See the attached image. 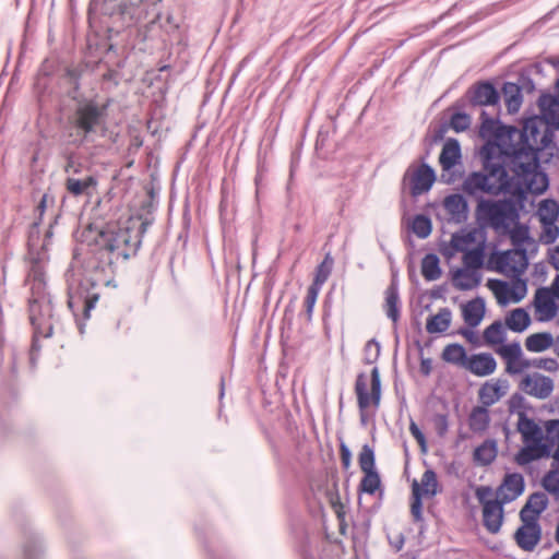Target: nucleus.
<instances>
[{
  "instance_id": "1",
  "label": "nucleus",
  "mask_w": 559,
  "mask_h": 559,
  "mask_svg": "<svg viewBox=\"0 0 559 559\" xmlns=\"http://www.w3.org/2000/svg\"><path fill=\"white\" fill-rule=\"evenodd\" d=\"M479 134L499 146L511 171H516L532 185L540 188L543 193L547 188V178L538 171L537 152L545 148L550 139L548 126L537 116L524 121L520 131L514 127L500 124L498 121L485 118Z\"/></svg>"
},
{
  "instance_id": "2",
  "label": "nucleus",
  "mask_w": 559,
  "mask_h": 559,
  "mask_svg": "<svg viewBox=\"0 0 559 559\" xmlns=\"http://www.w3.org/2000/svg\"><path fill=\"white\" fill-rule=\"evenodd\" d=\"M484 168L487 174L474 171L462 183V190L468 195L492 194L507 192L523 195L526 192L540 193V188L532 185L523 175L511 171L504 160V155L490 140L481 148Z\"/></svg>"
},
{
  "instance_id": "3",
  "label": "nucleus",
  "mask_w": 559,
  "mask_h": 559,
  "mask_svg": "<svg viewBox=\"0 0 559 559\" xmlns=\"http://www.w3.org/2000/svg\"><path fill=\"white\" fill-rule=\"evenodd\" d=\"M144 231V223L130 218L123 226L108 225L100 231L97 243L116 259H128L136 252Z\"/></svg>"
},
{
  "instance_id": "4",
  "label": "nucleus",
  "mask_w": 559,
  "mask_h": 559,
  "mask_svg": "<svg viewBox=\"0 0 559 559\" xmlns=\"http://www.w3.org/2000/svg\"><path fill=\"white\" fill-rule=\"evenodd\" d=\"M516 428L524 444L515 455V462L519 465H527L533 461L549 457V445L546 443L545 429L534 419L527 417L524 412L518 414Z\"/></svg>"
},
{
  "instance_id": "5",
  "label": "nucleus",
  "mask_w": 559,
  "mask_h": 559,
  "mask_svg": "<svg viewBox=\"0 0 559 559\" xmlns=\"http://www.w3.org/2000/svg\"><path fill=\"white\" fill-rule=\"evenodd\" d=\"M476 218L499 231H507L518 218L514 206L506 200H480L476 206Z\"/></svg>"
},
{
  "instance_id": "6",
  "label": "nucleus",
  "mask_w": 559,
  "mask_h": 559,
  "mask_svg": "<svg viewBox=\"0 0 559 559\" xmlns=\"http://www.w3.org/2000/svg\"><path fill=\"white\" fill-rule=\"evenodd\" d=\"M490 267L509 277H520L528 265L526 248L498 251L489 258Z\"/></svg>"
},
{
  "instance_id": "7",
  "label": "nucleus",
  "mask_w": 559,
  "mask_h": 559,
  "mask_svg": "<svg viewBox=\"0 0 559 559\" xmlns=\"http://www.w3.org/2000/svg\"><path fill=\"white\" fill-rule=\"evenodd\" d=\"M358 407L361 420L365 419V412L368 407L378 408L381 400V381L377 367L371 370L370 381L365 374H359L355 383Z\"/></svg>"
},
{
  "instance_id": "8",
  "label": "nucleus",
  "mask_w": 559,
  "mask_h": 559,
  "mask_svg": "<svg viewBox=\"0 0 559 559\" xmlns=\"http://www.w3.org/2000/svg\"><path fill=\"white\" fill-rule=\"evenodd\" d=\"M107 105H98L94 100L80 104L72 116L73 127L87 135L96 130L105 120Z\"/></svg>"
},
{
  "instance_id": "9",
  "label": "nucleus",
  "mask_w": 559,
  "mask_h": 559,
  "mask_svg": "<svg viewBox=\"0 0 559 559\" xmlns=\"http://www.w3.org/2000/svg\"><path fill=\"white\" fill-rule=\"evenodd\" d=\"M511 282L488 280L487 287L491 290L500 306L520 302L527 294L526 282L520 277H512Z\"/></svg>"
},
{
  "instance_id": "10",
  "label": "nucleus",
  "mask_w": 559,
  "mask_h": 559,
  "mask_svg": "<svg viewBox=\"0 0 559 559\" xmlns=\"http://www.w3.org/2000/svg\"><path fill=\"white\" fill-rule=\"evenodd\" d=\"M506 364V372L514 376L532 367V360L525 358L520 343L514 342L495 348Z\"/></svg>"
},
{
  "instance_id": "11",
  "label": "nucleus",
  "mask_w": 559,
  "mask_h": 559,
  "mask_svg": "<svg viewBox=\"0 0 559 559\" xmlns=\"http://www.w3.org/2000/svg\"><path fill=\"white\" fill-rule=\"evenodd\" d=\"M483 243H485V239L480 237L477 230L462 229L452 235L449 245L443 248L442 253L448 258H452L459 252L464 254Z\"/></svg>"
},
{
  "instance_id": "12",
  "label": "nucleus",
  "mask_w": 559,
  "mask_h": 559,
  "mask_svg": "<svg viewBox=\"0 0 559 559\" xmlns=\"http://www.w3.org/2000/svg\"><path fill=\"white\" fill-rule=\"evenodd\" d=\"M555 297L548 287H540L535 292L532 305L537 321L549 322L555 319L558 306Z\"/></svg>"
},
{
  "instance_id": "13",
  "label": "nucleus",
  "mask_w": 559,
  "mask_h": 559,
  "mask_svg": "<svg viewBox=\"0 0 559 559\" xmlns=\"http://www.w3.org/2000/svg\"><path fill=\"white\" fill-rule=\"evenodd\" d=\"M404 180L409 182L412 195L417 197L430 190L436 180V174L431 167L424 164L408 170Z\"/></svg>"
},
{
  "instance_id": "14",
  "label": "nucleus",
  "mask_w": 559,
  "mask_h": 559,
  "mask_svg": "<svg viewBox=\"0 0 559 559\" xmlns=\"http://www.w3.org/2000/svg\"><path fill=\"white\" fill-rule=\"evenodd\" d=\"M521 388L528 395L545 400L551 395L555 384L551 378L535 372L522 379Z\"/></svg>"
},
{
  "instance_id": "15",
  "label": "nucleus",
  "mask_w": 559,
  "mask_h": 559,
  "mask_svg": "<svg viewBox=\"0 0 559 559\" xmlns=\"http://www.w3.org/2000/svg\"><path fill=\"white\" fill-rule=\"evenodd\" d=\"M27 284L29 285V289L32 292V297L28 300V312L29 321L34 326V336L47 337L50 335V332H44L41 330V323L39 322L38 318L39 300L45 295L46 281L27 282Z\"/></svg>"
},
{
  "instance_id": "16",
  "label": "nucleus",
  "mask_w": 559,
  "mask_h": 559,
  "mask_svg": "<svg viewBox=\"0 0 559 559\" xmlns=\"http://www.w3.org/2000/svg\"><path fill=\"white\" fill-rule=\"evenodd\" d=\"M510 384L506 379H491L486 381L478 391V399L483 406L489 407L507 395Z\"/></svg>"
},
{
  "instance_id": "17",
  "label": "nucleus",
  "mask_w": 559,
  "mask_h": 559,
  "mask_svg": "<svg viewBox=\"0 0 559 559\" xmlns=\"http://www.w3.org/2000/svg\"><path fill=\"white\" fill-rule=\"evenodd\" d=\"M523 525L518 528L514 538L520 548L531 551L540 539V527L536 521H522Z\"/></svg>"
},
{
  "instance_id": "18",
  "label": "nucleus",
  "mask_w": 559,
  "mask_h": 559,
  "mask_svg": "<svg viewBox=\"0 0 559 559\" xmlns=\"http://www.w3.org/2000/svg\"><path fill=\"white\" fill-rule=\"evenodd\" d=\"M465 369L477 377H486L495 372L497 362L491 354L480 353L468 357Z\"/></svg>"
},
{
  "instance_id": "19",
  "label": "nucleus",
  "mask_w": 559,
  "mask_h": 559,
  "mask_svg": "<svg viewBox=\"0 0 559 559\" xmlns=\"http://www.w3.org/2000/svg\"><path fill=\"white\" fill-rule=\"evenodd\" d=\"M540 109V119L544 123L555 129H559V100L549 94L542 95L538 100Z\"/></svg>"
},
{
  "instance_id": "20",
  "label": "nucleus",
  "mask_w": 559,
  "mask_h": 559,
  "mask_svg": "<svg viewBox=\"0 0 559 559\" xmlns=\"http://www.w3.org/2000/svg\"><path fill=\"white\" fill-rule=\"evenodd\" d=\"M524 490V479L520 474L507 475L498 489V497L504 503L516 499Z\"/></svg>"
},
{
  "instance_id": "21",
  "label": "nucleus",
  "mask_w": 559,
  "mask_h": 559,
  "mask_svg": "<svg viewBox=\"0 0 559 559\" xmlns=\"http://www.w3.org/2000/svg\"><path fill=\"white\" fill-rule=\"evenodd\" d=\"M503 503L500 500L495 503H486L483 508V523L491 534H497L503 523Z\"/></svg>"
},
{
  "instance_id": "22",
  "label": "nucleus",
  "mask_w": 559,
  "mask_h": 559,
  "mask_svg": "<svg viewBox=\"0 0 559 559\" xmlns=\"http://www.w3.org/2000/svg\"><path fill=\"white\" fill-rule=\"evenodd\" d=\"M481 281V273L477 270L459 267L452 274V284L459 290H471L476 288Z\"/></svg>"
},
{
  "instance_id": "23",
  "label": "nucleus",
  "mask_w": 559,
  "mask_h": 559,
  "mask_svg": "<svg viewBox=\"0 0 559 559\" xmlns=\"http://www.w3.org/2000/svg\"><path fill=\"white\" fill-rule=\"evenodd\" d=\"M548 498L544 492H535L530 496L525 506L520 512L522 521H536L540 513L546 509Z\"/></svg>"
},
{
  "instance_id": "24",
  "label": "nucleus",
  "mask_w": 559,
  "mask_h": 559,
  "mask_svg": "<svg viewBox=\"0 0 559 559\" xmlns=\"http://www.w3.org/2000/svg\"><path fill=\"white\" fill-rule=\"evenodd\" d=\"M461 146L457 140L448 139L442 147L439 156V163L442 170L447 171L452 169L461 160Z\"/></svg>"
},
{
  "instance_id": "25",
  "label": "nucleus",
  "mask_w": 559,
  "mask_h": 559,
  "mask_svg": "<svg viewBox=\"0 0 559 559\" xmlns=\"http://www.w3.org/2000/svg\"><path fill=\"white\" fill-rule=\"evenodd\" d=\"M443 206L452 221L462 223L467 218V202L461 194L448 195Z\"/></svg>"
},
{
  "instance_id": "26",
  "label": "nucleus",
  "mask_w": 559,
  "mask_h": 559,
  "mask_svg": "<svg viewBox=\"0 0 559 559\" xmlns=\"http://www.w3.org/2000/svg\"><path fill=\"white\" fill-rule=\"evenodd\" d=\"M471 102L475 105H495L499 95L490 83H480L469 91Z\"/></svg>"
},
{
  "instance_id": "27",
  "label": "nucleus",
  "mask_w": 559,
  "mask_h": 559,
  "mask_svg": "<svg viewBox=\"0 0 559 559\" xmlns=\"http://www.w3.org/2000/svg\"><path fill=\"white\" fill-rule=\"evenodd\" d=\"M462 312L465 323L475 328L484 318L485 302L480 298L473 299L463 306Z\"/></svg>"
},
{
  "instance_id": "28",
  "label": "nucleus",
  "mask_w": 559,
  "mask_h": 559,
  "mask_svg": "<svg viewBox=\"0 0 559 559\" xmlns=\"http://www.w3.org/2000/svg\"><path fill=\"white\" fill-rule=\"evenodd\" d=\"M417 489L419 496L425 498H432L438 492V479L432 469H427L421 476L420 483L413 481L412 490Z\"/></svg>"
},
{
  "instance_id": "29",
  "label": "nucleus",
  "mask_w": 559,
  "mask_h": 559,
  "mask_svg": "<svg viewBox=\"0 0 559 559\" xmlns=\"http://www.w3.org/2000/svg\"><path fill=\"white\" fill-rule=\"evenodd\" d=\"M506 326L516 333L525 331L531 324V317L523 308L513 309L506 317Z\"/></svg>"
},
{
  "instance_id": "30",
  "label": "nucleus",
  "mask_w": 559,
  "mask_h": 559,
  "mask_svg": "<svg viewBox=\"0 0 559 559\" xmlns=\"http://www.w3.org/2000/svg\"><path fill=\"white\" fill-rule=\"evenodd\" d=\"M490 424L489 411L485 406H476L472 409L468 417L469 429L475 433H483Z\"/></svg>"
},
{
  "instance_id": "31",
  "label": "nucleus",
  "mask_w": 559,
  "mask_h": 559,
  "mask_svg": "<svg viewBox=\"0 0 559 559\" xmlns=\"http://www.w3.org/2000/svg\"><path fill=\"white\" fill-rule=\"evenodd\" d=\"M554 345V336L549 332H539L528 335L525 340V347L532 353H542Z\"/></svg>"
},
{
  "instance_id": "32",
  "label": "nucleus",
  "mask_w": 559,
  "mask_h": 559,
  "mask_svg": "<svg viewBox=\"0 0 559 559\" xmlns=\"http://www.w3.org/2000/svg\"><path fill=\"white\" fill-rule=\"evenodd\" d=\"M451 324V311L442 308L438 313L429 317L426 322V330L430 334L442 333L449 329Z\"/></svg>"
},
{
  "instance_id": "33",
  "label": "nucleus",
  "mask_w": 559,
  "mask_h": 559,
  "mask_svg": "<svg viewBox=\"0 0 559 559\" xmlns=\"http://www.w3.org/2000/svg\"><path fill=\"white\" fill-rule=\"evenodd\" d=\"M99 299V294L96 292L87 293L84 297L82 296H70L68 300L69 308L75 313V308L82 304L83 316L85 319L90 318V312L94 309L95 305Z\"/></svg>"
},
{
  "instance_id": "34",
  "label": "nucleus",
  "mask_w": 559,
  "mask_h": 559,
  "mask_svg": "<svg viewBox=\"0 0 559 559\" xmlns=\"http://www.w3.org/2000/svg\"><path fill=\"white\" fill-rule=\"evenodd\" d=\"M465 348L460 344H450L444 347L442 352V359L449 364L462 367L465 369L466 361L468 360Z\"/></svg>"
},
{
  "instance_id": "35",
  "label": "nucleus",
  "mask_w": 559,
  "mask_h": 559,
  "mask_svg": "<svg viewBox=\"0 0 559 559\" xmlns=\"http://www.w3.org/2000/svg\"><path fill=\"white\" fill-rule=\"evenodd\" d=\"M96 185L97 180L93 176H87L84 179L68 178L66 181V189L70 194L79 197L82 194H90L88 189L95 188Z\"/></svg>"
},
{
  "instance_id": "36",
  "label": "nucleus",
  "mask_w": 559,
  "mask_h": 559,
  "mask_svg": "<svg viewBox=\"0 0 559 559\" xmlns=\"http://www.w3.org/2000/svg\"><path fill=\"white\" fill-rule=\"evenodd\" d=\"M504 103L510 114L516 112L522 105V93L514 83H506L502 88Z\"/></svg>"
},
{
  "instance_id": "37",
  "label": "nucleus",
  "mask_w": 559,
  "mask_h": 559,
  "mask_svg": "<svg viewBox=\"0 0 559 559\" xmlns=\"http://www.w3.org/2000/svg\"><path fill=\"white\" fill-rule=\"evenodd\" d=\"M497 456V444L493 440H486L474 451V460L480 465L490 464Z\"/></svg>"
},
{
  "instance_id": "38",
  "label": "nucleus",
  "mask_w": 559,
  "mask_h": 559,
  "mask_svg": "<svg viewBox=\"0 0 559 559\" xmlns=\"http://www.w3.org/2000/svg\"><path fill=\"white\" fill-rule=\"evenodd\" d=\"M421 274L426 281H436L441 276L439 258L429 253L421 261Z\"/></svg>"
},
{
  "instance_id": "39",
  "label": "nucleus",
  "mask_w": 559,
  "mask_h": 559,
  "mask_svg": "<svg viewBox=\"0 0 559 559\" xmlns=\"http://www.w3.org/2000/svg\"><path fill=\"white\" fill-rule=\"evenodd\" d=\"M552 468L543 478V486L547 491H559V445L552 454Z\"/></svg>"
},
{
  "instance_id": "40",
  "label": "nucleus",
  "mask_w": 559,
  "mask_h": 559,
  "mask_svg": "<svg viewBox=\"0 0 559 559\" xmlns=\"http://www.w3.org/2000/svg\"><path fill=\"white\" fill-rule=\"evenodd\" d=\"M484 340L489 346L498 345L499 347L504 345L503 342L506 340V331L503 324L499 321H496L486 328L484 331Z\"/></svg>"
},
{
  "instance_id": "41",
  "label": "nucleus",
  "mask_w": 559,
  "mask_h": 559,
  "mask_svg": "<svg viewBox=\"0 0 559 559\" xmlns=\"http://www.w3.org/2000/svg\"><path fill=\"white\" fill-rule=\"evenodd\" d=\"M485 260V243L478 246L477 248L465 252L462 258V262L464 267L477 270L480 272Z\"/></svg>"
},
{
  "instance_id": "42",
  "label": "nucleus",
  "mask_w": 559,
  "mask_h": 559,
  "mask_svg": "<svg viewBox=\"0 0 559 559\" xmlns=\"http://www.w3.org/2000/svg\"><path fill=\"white\" fill-rule=\"evenodd\" d=\"M385 311L386 316L396 322L399 319V292L394 283H392L385 292Z\"/></svg>"
},
{
  "instance_id": "43",
  "label": "nucleus",
  "mask_w": 559,
  "mask_h": 559,
  "mask_svg": "<svg viewBox=\"0 0 559 559\" xmlns=\"http://www.w3.org/2000/svg\"><path fill=\"white\" fill-rule=\"evenodd\" d=\"M537 215L540 222H557L559 216V205L554 200H543L539 203Z\"/></svg>"
},
{
  "instance_id": "44",
  "label": "nucleus",
  "mask_w": 559,
  "mask_h": 559,
  "mask_svg": "<svg viewBox=\"0 0 559 559\" xmlns=\"http://www.w3.org/2000/svg\"><path fill=\"white\" fill-rule=\"evenodd\" d=\"M507 231H509L510 239L515 248H525V243L531 245L533 242L530 237V230L525 226L515 225Z\"/></svg>"
},
{
  "instance_id": "45",
  "label": "nucleus",
  "mask_w": 559,
  "mask_h": 559,
  "mask_svg": "<svg viewBox=\"0 0 559 559\" xmlns=\"http://www.w3.org/2000/svg\"><path fill=\"white\" fill-rule=\"evenodd\" d=\"M333 266V259L330 254H326L324 260L317 269L316 277L313 283L310 286H317L318 289H321V286L329 278Z\"/></svg>"
},
{
  "instance_id": "46",
  "label": "nucleus",
  "mask_w": 559,
  "mask_h": 559,
  "mask_svg": "<svg viewBox=\"0 0 559 559\" xmlns=\"http://www.w3.org/2000/svg\"><path fill=\"white\" fill-rule=\"evenodd\" d=\"M360 481V489L369 495H373L381 485L380 476L376 469L365 471Z\"/></svg>"
},
{
  "instance_id": "47",
  "label": "nucleus",
  "mask_w": 559,
  "mask_h": 559,
  "mask_svg": "<svg viewBox=\"0 0 559 559\" xmlns=\"http://www.w3.org/2000/svg\"><path fill=\"white\" fill-rule=\"evenodd\" d=\"M545 435L547 444L549 445V456L554 448L559 447V419H551L545 423Z\"/></svg>"
},
{
  "instance_id": "48",
  "label": "nucleus",
  "mask_w": 559,
  "mask_h": 559,
  "mask_svg": "<svg viewBox=\"0 0 559 559\" xmlns=\"http://www.w3.org/2000/svg\"><path fill=\"white\" fill-rule=\"evenodd\" d=\"M431 221L425 215H417L414 217L412 222V230L413 233L424 239L427 238L431 234Z\"/></svg>"
},
{
  "instance_id": "49",
  "label": "nucleus",
  "mask_w": 559,
  "mask_h": 559,
  "mask_svg": "<svg viewBox=\"0 0 559 559\" xmlns=\"http://www.w3.org/2000/svg\"><path fill=\"white\" fill-rule=\"evenodd\" d=\"M542 233L539 235V241L545 245L555 242L559 237V227L556 222H540Z\"/></svg>"
},
{
  "instance_id": "50",
  "label": "nucleus",
  "mask_w": 559,
  "mask_h": 559,
  "mask_svg": "<svg viewBox=\"0 0 559 559\" xmlns=\"http://www.w3.org/2000/svg\"><path fill=\"white\" fill-rule=\"evenodd\" d=\"M358 462L362 472L376 469L374 453L373 450L368 444H365L362 447L359 453Z\"/></svg>"
},
{
  "instance_id": "51",
  "label": "nucleus",
  "mask_w": 559,
  "mask_h": 559,
  "mask_svg": "<svg viewBox=\"0 0 559 559\" xmlns=\"http://www.w3.org/2000/svg\"><path fill=\"white\" fill-rule=\"evenodd\" d=\"M320 289L317 286H309L307 290V296L305 298V314L308 321L311 320L314 305L318 299Z\"/></svg>"
},
{
  "instance_id": "52",
  "label": "nucleus",
  "mask_w": 559,
  "mask_h": 559,
  "mask_svg": "<svg viewBox=\"0 0 559 559\" xmlns=\"http://www.w3.org/2000/svg\"><path fill=\"white\" fill-rule=\"evenodd\" d=\"M471 124V117L463 112H456L452 116L450 126L456 132L466 130Z\"/></svg>"
},
{
  "instance_id": "53",
  "label": "nucleus",
  "mask_w": 559,
  "mask_h": 559,
  "mask_svg": "<svg viewBox=\"0 0 559 559\" xmlns=\"http://www.w3.org/2000/svg\"><path fill=\"white\" fill-rule=\"evenodd\" d=\"M424 497L419 496L417 489L412 490V504H411V513L414 518V521L419 522L423 520V503L421 499Z\"/></svg>"
},
{
  "instance_id": "54",
  "label": "nucleus",
  "mask_w": 559,
  "mask_h": 559,
  "mask_svg": "<svg viewBox=\"0 0 559 559\" xmlns=\"http://www.w3.org/2000/svg\"><path fill=\"white\" fill-rule=\"evenodd\" d=\"M492 489L488 486H479L475 490V496L483 508L486 503H495L498 502V499H492Z\"/></svg>"
},
{
  "instance_id": "55",
  "label": "nucleus",
  "mask_w": 559,
  "mask_h": 559,
  "mask_svg": "<svg viewBox=\"0 0 559 559\" xmlns=\"http://www.w3.org/2000/svg\"><path fill=\"white\" fill-rule=\"evenodd\" d=\"M532 367L543 369L548 372H556L559 369V364L555 358H537L532 360Z\"/></svg>"
},
{
  "instance_id": "56",
  "label": "nucleus",
  "mask_w": 559,
  "mask_h": 559,
  "mask_svg": "<svg viewBox=\"0 0 559 559\" xmlns=\"http://www.w3.org/2000/svg\"><path fill=\"white\" fill-rule=\"evenodd\" d=\"M409 431H411L412 436L418 442L421 452L426 453L427 452L426 438H425L424 433L421 432V430L419 429V427L417 426V424L414 420H411Z\"/></svg>"
},
{
  "instance_id": "57",
  "label": "nucleus",
  "mask_w": 559,
  "mask_h": 559,
  "mask_svg": "<svg viewBox=\"0 0 559 559\" xmlns=\"http://www.w3.org/2000/svg\"><path fill=\"white\" fill-rule=\"evenodd\" d=\"M365 353H366V356H367V361L369 364L373 362L380 355V345L378 342H376L374 340H370L369 342H367L366 346H365Z\"/></svg>"
},
{
  "instance_id": "58",
  "label": "nucleus",
  "mask_w": 559,
  "mask_h": 559,
  "mask_svg": "<svg viewBox=\"0 0 559 559\" xmlns=\"http://www.w3.org/2000/svg\"><path fill=\"white\" fill-rule=\"evenodd\" d=\"M37 281H45V272L40 264L34 263L27 275L26 282Z\"/></svg>"
},
{
  "instance_id": "59",
  "label": "nucleus",
  "mask_w": 559,
  "mask_h": 559,
  "mask_svg": "<svg viewBox=\"0 0 559 559\" xmlns=\"http://www.w3.org/2000/svg\"><path fill=\"white\" fill-rule=\"evenodd\" d=\"M341 461L345 468H348L352 461V453L345 444H341Z\"/></svg>"
},
{
  "instance_id": "60",
  "label": "nucleus",
  "mask_w": 559,
  "mask_h": 559,
  "mask_svg": "<svg viewBox=\"0 0 559 559\" xmlns=\"http://www.w3.org/2000/svg\"><path fill=\"white\" fill-rule=\"evenodd\" d=\"M548 257H549V263L556 270H559V245L549 250Z\"/></svg>"
},
{
  "instance_id": "61",
  "label": "nucleus",
  "mask_w": 559,
  "mask_h": 559,
  "mask_svg": "<svg viewBox=\"0 0 559 559\" xmlns=\"http://www.w3.org/2000/svg\"><path fill=\"white\" fill-rule=\"evenodd\" d=\"M432 369V361L429 358H423L420 361V372L428 376Z\"/></svg>"
},
{
  "instance_id": "62",
  "label": "nucleus",
  "mask_w": 559,
  "mask_h": 559,
  "mask_svg": "<svg viewBox=\"0 0 559 559\" xmlns=\"http://www.w3.org/2000/svg\"><path fill=\"white\" fill-rule=\"evenodd\" d=\"M549 289L551 290V293L557 297L559 298V274L556 276V278L554 280L551 286L549 287Z\"/></svg>"
},
{
  "instance_id": "63",
  "label": "nucleus",
  "mask_w": 559,
  "mask_h": 559,
  "mask_svg": "<svg viewBox=\"0 0 559 559\" xmlns=\"http://www.w3.org/2000/svg\"><path fill=\"white\" fill-rule=\"evenodd\" d=\"M438 426H439V429H440V433L442 435L447 430V428H448L447 418L444 416H439L438 417Z\"/></svg>"
},
{
  "instance_id": "64",
  "label": "nucleus",
  "mask_w": 559,
  "mask_h": 559,
  "mask_svg": "<svg viewBox=\"0 0 559 559\" xmlns=\"http://www.w3.org/2000/svg\"><path fill=\"white\" fill-rule=\"evenodd\" d=\"M554 352L555 354L559 357V336L556 338V341L554 340Z\"/></svg>"
}]
</instances>
